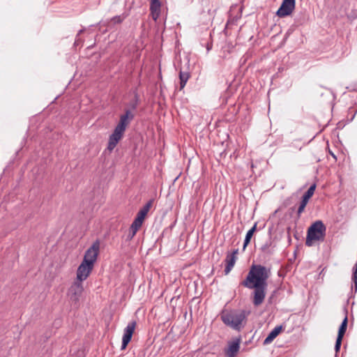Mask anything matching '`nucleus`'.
<instances>
[{"label":"nucleus","instance_id":"3","mask_svg":"<svg viewBox=\"0 0 357 357\" xmlns=\"http://www.w3.org/2000/svg\"><path fill=\"white\" fill-rule=\"evenodd\" d=\"M326 227L321 220L314 222L307 230L305 245L310 247L314 241H323L326 236Z\"/></svg>","mask_w":357,"mask_h":357},{"label":"nucleus","instance_id":"13","mask_svg":"<svg viewBox=\"0 0 357 357\" xmlns=\"http://www.w3.org/2000/svg\"><path fill=\"white\" fill-rule=\"evenodd\" d=\"M282 330V326H277L268 335L264 341V344L266 345L273 342V340L280 334Z\"/></svg>","mask_w":357,"mask_h":357},{"label":"nucleus","instance_id":"2","mask_svg":"<svg viewBox=\"0 0 357 357\" xmlns=\"http://www.w3.org/2000/svg\"><path fill=\"white\" fill-rule=\"evenodd\" d=\"M220 319L226 326L239 331L243 328L242 324L245 319V314L243 311L238 312L222 310L220 313Z\"/></svg>","mask_w":357,"mask_h":357},{"label":"nucleus","instance_id":"1","mask_svg":"<svg viewBox=\"0 0 357 357\" xmlns=\"http://www.w3.org/2000/svg\"><path fill=\"white\" fill-rule=\"evenodd\" d=\"M271 269L260 264H253L245 279L241 284L250 289H254L252 293V303L255 306L261 305L265 299L267 280L271 276Z\"/></svg>","mask_w":357,"mask_h":357},{"label":"nucleus","instance_id":"23","mask_svg":"<svg viewBox=\"0 0 357 357\" xmlns=\"http://www.w3.org/2000/svg\"><path fill=\"white\" fill-rule=\"evenodd\" d=\"M143 222H144V220L136 217L135 218L134 221L132 222V223L131 224L130 227L134 228L135 230V229L139 230L140 229V227H142Z\"/></svg>","mask_w":357,"mask_h":357},{"label":"nucleus","instance_id":"30","mask_svg":"<svg viewBox=\"0 0 357 357\" xmlns=\"http://www.w3.org/2000/svg\"><path fill=\"white\" fill-rule=\"evenodd\" d=\"M349 88H350L351 90L357 91V84L354 85H351Z\"/></svg>","mask_w":357,"mask_h":357},{"label":"nucleus","instance_id":"8","mask_svg":"<svg viewBox=\"0 0 357 357\" xmlns=\"http://www.w3.org/2000/svg\"><path fill=\"white\" fill-rule=\"evenodd\" d=\"M93 266L82 261L77 270L76 280L83 282L86 280L92 271Z\"/></svg>","mask_w":357,"mask_h":357},{"label":"nucleus","instance_id":"5","mask_svg":"<svg viewBox=\"0 0 357 357\" xmlns=\"http://www.w3.org/2000/svg\"><path fill=\"white\" fill-rule=\"evenodd\" d=\"M296 0H283L280 7L276 12V15L283 18L290 15L295 9Z\"/></svg>","mask_w":357,"mask_h":357},{"label":"nucleus","instance_id":"31","mask_svg":"<svg viewBox=\"0 0 357 357\" xmlns=\"http://www.w3.org/2000/svg\"><path fill=\"white\" fill-rule=\"evenodd\" d=\"M354 268L357 269V261H356V264H355Z\"/></svg>","mask_w":357,"mask_h":357},{"label":"nucleus","instance_id":"15","mask_svg":"<svg viewBox=\"0 0 357 357\" xmlns=\"http://www.w3.org/2000/svg\"><path fill=\"white\" fill-rule=\"evenodd\" d=\"M189 77H190V73L188 72L180 70L179 79H180V89L181 90L185 87Z\"/></svg>","mask_w":357,"mask_h":357},{"label":"nucleus","instance_id":"21","mask_svg":"<svg viewBox=\"0 0 357 357\" xmlns=\"http://www.w3.org/2000/svg\"><path fill=\"white\" fill-rule=\"evenodd\" d=\"M271 247V242H266L264 245L261 246V250L266 254L271 255L273 252V250Z\"/></svg>","mask_w":357,"mask_h":357},{"label":"nucleus","instance_id":"26","mask_svg":"<svg viewBox=\"0 0 357 357\" xmlns=\"http://www.w3.org/2000/svg\"><path fill=\"white\" fill-rule=\"evenodd\" d=\"M342 340V337H337L336 342H335V350L336 353L339 352V351L340 349Z\"/></svg>","mask_w":357,"mask_h":357},{"label":"nucleus","instance_id":"12","mask_svg":"<svg viewBox=\"0 0 357 357\" xmlns=\"http://www.w3.org/2000/svg\"><path fill=\"white\" fill-rule=\"evenodd\" d=\"M83 291V286L82 282L79 280L75 281L70 288V292L75 296V300L81 296Z\"/></svg>","mask_w":357,"mask_h":357},{"label":"nucleus","instance_id":"14","mask_svg":"<svg viewBox=\"0 0 357 357\" xmlns=\"http://www.w3.org/2000/svg\"><path fill=\"white\" fill-rule=\"evenodd\" d=\"M153 204V200H149L137 213V216L138 218L144 220L147 213H149Z\"/></svg>","mask_w":357,"mask_h":357},{"label":"nucleus","instance_id":"29","mask_svg":"<svg viewBox=\"0 0 357 357\" xmlns=\"http://www.w3.org/2000/svg\"><path fill=\"white\" fill-rule=\"evenodd\" d=\"M152 18L156 21L160 15V11H151Z\"/></svg>","mask_w":357,"mask_h":357},{"label":"nucleus","instance_id":"9","mask_svg":"<svg viewBox=\"0 0 357 357\" xmlns=\"http://www.w3.org/2000/svg\"><path fill=\"white\" fill-rule=\"evenodd\" d=\"M134 119V114L130 109H126L125 113L120 116V120L115 128L125 132L126 128Z\"/></svg>","mask_w":357,"mask_h":357},{"label":"nucleus","instance_id":"24","mask_svg":"<svg viewBox=\"0 0 357 357\" xmlns=\"http://www.w3.org/2000/svg\"><path fill=\"white\" fill-rule=\"evenodd\" d=\"M307 202H308V201H307L304 199H302L300 206L298 208V211H297L298 216H300V215L304 211Z\"/></svg>","mask_w":357,"mask_h":357},{"label":"nucleus","instance_id":"19","mask_svg":"<svg viewBox=\"0 0 357 357\" xmlns=\"http://www.w3.org/2000/svg\"><path fill=\"white\" fill-rule=\"evenodd\" d=\"M316 189V184H312L309 189L305 192V193L303 195L302 199H304L307 201H309V199L311 198V197L314 195V190Z\"/></svg>","mask_w":357,"mask_h":357},{"label":"nucleus","instance_id":"28","mask_svg":"<svg viewBox=\"0 0 357 357\" xmlns=\"http://www.w3.org/2000/svg\"><path fill=\"white\" fill-rule=\"evenodd\" d=\"M137 105H138V95L136 93L135 95V100L132 101L130 104V107L132 109H135L137 107Z\"/></svg>","mask_w":357,"mask_h":357},{"label":"nucleus","instance_id":"11","mask_svg":"<svg viewBox=\"0 0 357 357\" xmlns=\"http://www.w3.org/2000/svg\"><path fill=\"white\" fill-rule=\"evenodd\" d=\"M240 349V340H236L229 344L228 348L225 351L227 357H235Z\"/></svg>","mask_w":357,"mask_h":357},{"label":"nucleus","instance_id":"20","mask_svg":"<svg viewBox=\"0 0 357 357\" xmlns=\"http://www.w3.org/2000/svg\"><path fill=\"white\" fill-rule=\"evenodd\" d=\"M127 17V15L125 14V13H123L122 15H116V16H114L113 17L110 22L112 23H113L114 24H121L123 22V21Z\"/></svg>","mask_w":357,"mask_h":357},{"label":"nucleus","instance_id":"27","mask_svg":"<svg viewBox=\"0 0 357 357\" xmlns=\"http://www.w3.org/2000/svg\"><path fill=\"white\" fill-rule=\"evenodd\" d=\"M352 280L354 283L355 291H357V269L355 268H354L353 271Z\"/></svg>","mask_w":357,"mask_h":357},{"label":"nucleus","instance_id":"17","mask_svg":"<svg viewBox=\"0 0 357 357\" xmlns=\"http://www.w3.org/2000/svg\"><path fill=\"white\" fill-rule=\"evenodd\" d=\"M347 324H348L347 316H345L344 319H343V321L339 328L337 337L343 338L344 335L347 331Z\"/></svg>","mask_w":357,"mask_h":357},{"label":"nucleus","instance_id":"10","mask_svg":"<svg viewBox=\"0 0 357 357\" xmlns=\"http://www.w3.org/2000/svg\"><path fill=\"white\" fill-rule=\"evenodd\" d=\"M238 254V250H234L233 252L230 255H227L226 259H225V275H227L229 273V272L233 268L236 260V255Z\"/></svg>","mask_w":357,"mask_h":357},{"label":"nucleus","instance_id":"25","mask_svg":"<svg viewBox=\"0 0 357 357\" xmlns=\"http://www.w3.org/2000/svg\"><path fill=\"white\" fill-rule=\"evenodd\" d=\"M137 231V229L135 230L134 228L130 227L128 234L127 236V240L130 241L135 236Z\"/></svg>","mask_w":357,"mask_h":357},{"label":"nucleus","instance_id":"18","mask_svg":"<svg viewBox=\"0 0 357 357\" xmlns=\"http://www.w3.org/2000/svg\"><path fill=\"white\" fill-rule=\"evenodd\" d=\"M150 11H161L160 0H150Z\"/></svg>","mask_w":357,"mask_h":357},{"label":"nucleus","instance_id":"6","mask_svg":"<svg viewBox=\"0 0 357 357\" xmlns=\"http://www.w3.org/2000/svg\"><path fill=\"white\" fill-rule=\"evenodd\" d=\"M137 323L135 321L129 322L127 326L125 328L123 331V335L122 338L121 350H124L128 343L130 342L134 331L135 329Z\"/></svg>","mask_w":357,"mask_h":357},{"label":"nucleus","instance_id":"16","mask_svg":"<svg viewBox=\"0 0 357 357\" xmlns=\"http://www.w3.org/2000/svg\"><path fill=\"white\" fill-rule=\"evenodd\" d=\"M256 229H257V223H255L253 225V227L247 232V234L245 235V240H244L243 248V250H245V248L247 247V245L250 243V239L252 238L253 234L256 231Z\"/></svg>","mask_w":357,"mask_h":357},{"label":"nucleus","instance_id":"22","mask_svg":"<svg viewBox=\"0 0 357 357\" xmlns=\"http://www.w3.org/2000/svg\"><path fill=\"white\" fill-rule=\"evenodd\" d=\"M307 21V18L305 15L301 14V16H296L294 22L297 26L303 25Z\"/></svg>","mask_w":357,"mask_h":357},{"label":"nucleus","instance_id":"7","mask_svg":"<svg viewBox=\"0 0 357 357\" xmlns=\"http://www.w3.org/2000/svg\"><path fill=\"white\" fill-rule=\"evenodd\" d=\"M123 135L124 132L116 128H114L113 132L109 137L107 149L109 152H112L114 149L117 144L123 138Z\"/></svg>","mask_w":357,"mask_h":357},{"label":"nucleus","instance_id":"4","mask_svg":"<svg viewBox=\"0 0 357 357\" xmlns=\"http://www.w3.org/2000/svg\"><path fill=\"white\" fill-rule=\"evenodd\" d=\"M100 251V243L98 241L94 242L92 245L85 252L83 262L94 266Z\"/></svg>","mask_w":357,"mask_h":357}]
</instances>
